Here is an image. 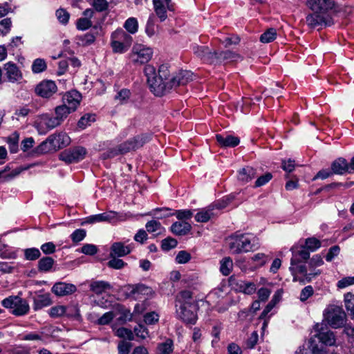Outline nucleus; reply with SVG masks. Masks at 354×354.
Listing matches in <instances>:
<instances>
[{
    "instance_id": "nucleus-60",
    "label": "nucleus",
    "mask_w": 354,
    "mask_h": 354,
    "mask_svg": "<svg viewBox=\"0 0 354 354\" xmlns=\"http://www.w3.org/2000/svg\"><path fill=\"white\" fill-rule=\"evenodd\" d=\"M190 259H191L190 254L185 250L180 251L176 257V261L178 263H180V264L186 263Z\"/></svg>"
},
{
    "instance_id": "nucleus-63",
    "label": "nucleus",
    "mask_w": 354,
    "mask_h": 354,
    "mask_svg": "<svg viewBox=\"0 0 354 354\" xmlns=\"http://www.w3.org/2000/svg\"><path fill=\"white\" fill-rule=\"evenodd\" d=\"M56 16L62 24H66L68 21L70 15L64 9H58L56 11Z\"/></svg>"
},
{
    "instance_id": "nucleus-44",
    "label": "nucleus",
    "mask_w": 354,
    "mask_h": 354,
    "mask_svg": "<svg viewBox=\"0 0 354 354\" xmlns=\"http://www.w3.org/2000/svg\"><path fill=\"white\" fill-rule=\"evenodd\" d=\"M344 304L347 312L351 318L354 319V295L351 292L346 293L344 295Z\"/></svg>"
},
{
    "instance_id": "nucleus-45",
    "label": "nucleus",
    "mask_w": 354,
    "mask_h": 354,
    "mask_svg": "<svg viewBox=\"0 0 354 354\" xmlns=\"http://www.w3.org/2000/svg\"><path fill=\"white\" fill-rule=\"evenodd\" d=\"M124 28L130 34H135L138 30V23L135 17H130L126 20Z\"/></svg>"
},
{
    "instance_id": "nucleus-40",
    "label": "nucleus",
    "mask_w": 354,
    "mask_h": 354,
    "mask_svg": "<svg viewBox=\"0 0 354 354\" xmlns=\"http://www.w3.org/2000/svg\"><path fill=\"white\" fill-rule=\"evenodd\" d=\"M174 351V342L171 339H167L165 342L158 344L157 354H172Z\"/></svg>"
},
{
    "instance_id": "nucleus-13",
    "label": "nucleus",
    "mask_w": 354,
    "mask_h": 354,
    "mask_svg": "<svg viewBox=\"0 0 354 354\" xmlns=\"http://www.w3.org/2000/svg\"><path fill=\"white\" fill-rule=\"evenodd\" d=\"M153 49L138 44L133 46L131 57L133 62L145 64L153 56Z\"/></svg>"
},
{
    "instance_id": "nucleus-3",
    "label": "nucleus",
    "mask_w": 354,
    "mask_h": 354,
    "mask_svg": "<svg viewBox=\"0 0 354 354\" xmlns=\"http://www.w3.org/2000/svg\"><path fill=\"white\" fill-rule=\"evenodd\" d=\"M208 302L214 305L218 313L225 312L236 301L227 297V287L221 285L212 290L207 295Z\"/></svg>"
},
{
    "instance_id": "nucleus-30",
    "label": "nucleus",
    "mask_w": 354,
    "mask_h": 354,
    "mask_svg": "<svg viewBox=\"0 0 354 354\" xmlns=\"http://www.w3.org/2000/svg\"><path fill=\"white\" fill-rule=\"evenodd\" d=\"M117 213L115 212H104L91 215L86 218V223H95L100 222H111L113 219L115 218Z\"/></svg>"
},
{
    "instance_id": "nucleus-39",
    "label": "nucleus",
    "mask_w": 354,
    "mask_h": 354,
    "mask_svg": "<svg viewBox=\"0 0 354 354\" xmlns=\"http://www.w3.org/2000/svg\"><path fill=\"white\" fill-rule=\"evenodd\" d=\"M55 263V261L52 257H45L39 259L37 268L39 271L42 272H50Z\"/></svg>"
},
{
    "instance_id": "nucleus-22",
    "label": "nucleus",
    "mask_w": 354,
    "mask_h": 354,
    "mask_svg": "<svg viewBox=\"0 0 354 354\" xmlns=\"http://www.w3.org/2000/svg\"><path fill=\"white\" fill-rule=\"evenodd\" d=\"M224 206L214 204L209 205L205 208L201 209L196 215L195 219L197 222L206 223L216 214L214 212V209H220Z\"/></svg>"
},
{
    "instance_id": "nucleus-23",
    "label": "nucleus",
    "mask_w": 354,
    "mask_h": 354,
    "mask_svg": "<svg viewBox=\"0 0 354 354\" xmlns=\"http://www.w3.org/2000/svg\"><path fill=\"white\" fill-rule=\"evenodd\" d=\"M9 82H15L22 78V74L17 65L11 62H7L3 67Z\"/></svg>"
},
{
    "instance_id": "nucleus-56",
    "label": "nucleus",
    "mask_w": 354,
    "mask_h": 354,
    "mask_svg": "<svg viewBox=\"0 0 354 354\" xmlns=\"http://www.w3.org/2000/svg\"><path fill=\"white\" fill-rule=\"evenodd\" d=\"M178 241L171 237L166 238L162 241L161 248L164 251H169L176 247Z\"/></svg>"
},
{
    "instance_id": "nucleus-34",
    "label": "nucleus",
    "mask_w": 354,
    "mask_h": 354,
    "mask_svg": "<svg viewBox=\"0 0 354 354\" xmlns=\"http://www.w3.org/2000/svg\"><path fill=\"white\" fill-rule=\"evenodd\" d=\"M191 229V225L185 221L175 222L171 227V232L178 236L187 234Z\"/></svg>"
},
{
    "instance_id": "nucleus-6",
    "label": "nucleus",
    "mask_w": 354,
    "mask_h": 354,
    "mask_svg": "<svg viewBox=\"0 0 354 354\" xmlns=\"http://www.w3.org/2000/svg\"><path fill=\"white\" fill-rule=\"evenodd\" d=\"M327 323L333 328H339L344 326L346 315L342 307L335 305L328 306L324 312Z\"/></svg>"
},
{
    "instance_id": "nucleus-38",
    "label": "nucleus",
    "mask_w": 354,
    "mask_h": 354,
    "mask_svg": "<svg viewBox=\"0 0 354 354\" xmlns=\"http://www.w3.org/2000/svg\"><path fill=\"white\" fill-rule=\"evenodd\" d=\"M55 112L56 116L54 118L57 120L58 124L59 125L73 111L66 106V105L62 104L55 108Z\"/></svg>"
},
{
    "instance_id": "nucleus-7",
    "label": "nucleus",
    "mask_w": 354,
    "mask_h": 354,
    "mask_svg": "<svg viewBox=\"0 0 354 354\" xmlns=\"http://www.w3.org/2000/svg\"><path fill=\"white\" fill-rule=\"evenodd\" d=\"M1 304L3 307L10 309L11 313L16 316L25 315L30 310L28 302L19 296H10L3 299Z\"/></svg>"
},
{
    "instance_id": "nucleus-51",
    "label": "nucleus",
    "mask_w": 354,
    "mask_h": 354,
    "mask_svg": "<svg viewBox=\"0 0 354 354\" xmlns=\"http://www.w3.org/2000/svg\"><path fill=\"white\" fill-rule=\"evenodd\" d=\"M46 63L44 59L37 58L35 59L32 65V71L34 73H39L46 69Z\"/></svg>"
},
{
    "instance_id": "nucleus-61",
    "label": "nucleus",
    "mask_w": 354,
    "mask_h": 354,
    "mask_svg": "<svg viewBox=\"0 0 354 354\" xmlns=\"http://www.w3.org/2000/svg\"><path fill=\"white\" fill-rule=\"evenodd\" d=\"M86 232L84 229H77L75 230L71 235V238L75 243L82 241L86 236Z\"/></svg>"
},
{
    "instance_id": "nucleus-15",
    "label": "nucleus",
    "mask_w": 354,
    "mask_h": 354,
    "mask_svg": "<svg viewBox=\"0 0 354 354\" xmlns=\"http://www.w3.org/2000/svg\"><path fill=\"white\" fill-rule=\"evenodd\" d=\"M193 79V73L189 71H181L176 75L172 76L170 81L165 82L163 86V90L165 88H169L170 90L174 87L185 85Z\"/></svg>"
},
{
    "instance_id": "nucleus-50",
    "label": "nucleus",
    "mask_w": 354,
    "mask_h": 354,
    "mask_svg": "<svg viewBox=\"0 0 354 354\" xmlns=\"http://www.w3.org/2000/svg\"><path fill=\"white\" fill-rule=\"evenodd\" d=\"M131 95V93L130 90L122 88L117 93L115 96V100L118 101L120 104H126L130 98Z\"/></svg>"
},
{
    "instance_id": "nucleus-62",
    "label": "nucleus",
    "mask_w": 354,
    "mask_h": 354,
    "mask_svg": "<svg viewBox=\"0 0 354 354\" xmlns=\"http://www.w3.org/2000/svg\"><path fill=\"white\" fill-rule=\"evenodd\" d=\"M65 313H66V308L64 306H53L49 310V315L51 317H61Z\"/></svg>"
},
{
    "instance_id": "nucleus-28",
    "label": "nucleus",
    "mask_w": 354,
    "mask_h": 354,
    "mask_svg": "<svg viewBox=\"0 0 354 354\" xmlns=\"http://www.w3.org/2000/svg\"><path fill=\"white\" fill-rule=\"evenodd\" d=\"M94 11L91 8H87L83 12L84 17L77 19L76 27L80 30H86L92 26L91 19L93 17Z\"/></svg>"
},
{
    "instance_id": "nucleus-49",
    "label": "nucleus",
    "mask_w": 354,
    "mask_h": 354,
    "mask_svg": "<svg viewBox=\"0 0 354 354\" xmlns=\"http://www.w3.org/2000/svg\"><path fill=\"white\" fill-rule=\"evenodd\" d=\"M269 260H270L269 256L264 253H262V252H259V253L254 254L251 257V261L253 263H256V265L258 266H263Z\"/></svg>"
},
{
    "instance_id": "nucleus-16",
    "label": "nucleus",
    "mask_w": 354,
    "mask_h": 354,
    "mask_svg": "<svg viewBox=\"0 0 354 354\" xmlns=\"http://www.w3.org/2000/svg\"><path fill=\"white\" fill-rule=\"evenodd\" d=\"M334 0H307V6L313 12L326 15V12L335 7Z\"/></svg>"
},
{
    "instance_id": "nucleus-32",
    "label": "nucleus",
    "mask_w": 354,
    "mask_h": 354,
    "mask_svg": "<svg viewBox=\"0 0 354 354\" xmlns=\"http://www.w3.org/2000/svg\"><path fill=\"white\" fill-rule=\"evenodd\" d=\"M90 290L96 295H101L110 290L113 286L105 281H92L89 284Z\"/></svg>"
},
{
    "instance_id": "nucleus-26",
    "label": "nucleus",
    "mask_w": 354,
    "mask_h": 354,
    "mask_svg": "<svg viewBox=\"0 0 354 354\" xmlns=\"http://www.w3.org/2000/svg\"><path fill=\"white\" fill-rule=\"evenodd\" d=\"M216 139L219 145L223 147H234L240 142L238 137L230 134H216Z\"/></svg>"
},
{
    "instance_id": "nucleus-46",
    "label": "nucleus",
    "mask_w": 354,
    "mask_h": 354,
    "mask_svg": "<svg viewBox=\"0 0 354 354\" xmlns=\"http://www.w3.org/2000/svg\"><path fill=\"white\" fill-rule=\"evenodd\" d=\"M95 115L93 114H86L83 115L78 121L77 126L81 129H86L88 126H90L91 123L95 122Z\"/></svg>"
},
{
    "instance_id": "nucleus-58",
    "label": "nucleus",
    "mask_w": 354,
    "mask_h": 354,
    "mask_svg": "<svg viewBox=\"0 0 354 354\" xmlns=\"http://www.w3.org/2000/svg\"><path fill=\"white\" fill-rule=\"evenodd\" d=\"M79 44L83 46L90 45L95 41V37L91 33H86L78 37Z\"/></svg>"
},
{
    "instance_id": "nucleus-14",
    "label": "nucleus",
    "mask_w": 354,
    "mask_h": 354,
    "mask_svg": "<svg viewBox=\"0 0 354 354\" xmlns=\"http://www.w3.org/2000/svg\"><path fill=\"white\" fill-rule=\"evenodd\" d=\"M57 91V86L52 80H43L35 88V93L43 98H49Z\"/></svg>"
},
{
    "instance_id": "nucleus-57",
    "label": "nucleus",
    "mask_w": 354,
    "mask_h": 354,
    "mask_svg": "<svg viewBox=\"0 0 354 354\" xmlns=\"http://www.w3.org/2000/svg\"><path fill=\"white\" fill-rule=\"evenodd\" d=\"M309 348L313 354H326L325 348L322 346H319L313 338L309 340Z\"/></svg>"
},
{
    "instance_id": "nucleus-24",
    "label": "nucleus",
    "mask_w": 354,
    "mask_h": 354,
    "mask_svg": "<svg viewBox=\"0 0 354 354\" xmlns=\"http://www.w3.org/2000/svg\"><path fill=\"white\" fill-rule=\"evenodd\" d=\"M76 291V287L71 283L64 282L56 283L52 288V292L57 296L72 294Z\"/></svg>"
},
{
    "instance_id": "nucleus-20",
    "label": "nucleus",
    "mask_w": 354,
    "mask_h": 354,
    "mask_svg": "<svg viewBox=\"0 0 354 354\" xmlns=\"http://www.w3.org/2000/svg\"><path fill=\"white\" fill-rule=\"evenodd\" d=\"M49 138L55 151L67 147L71 143L70 137L64 132L53 133L49 136Z\"/></svg>"
},
{
    "instance_id": "nucleus-1",
    "label": "nucleus",
    "mask_w": 354,
    "mask_h": 354,
    "mask_svg": "<svg viewBox=\"0 0 354 354\" xmlns=\"http://www.w3.org/2000/svg\"><path fill=\"white\" fill-rule=\"evenodd\" d=\"M176 313L186 324L194 325L198 319L196 306L189 290L181 291L176 299Z\"/></svg>"
},
{
    "instance_id": "nucleus-10",
    "label": "nucleus",
    "mask_w": 354,
    "mask_h": 354,
    "mask_svg": "<svg viewBox=\"0 0 354 354\" xmlns=\"http://www.w3.org/2000/svg\"><path fill=\"white\" fill-rule=\"evenodd\" d=\"M171 77L169 66L167 64L161 65L158 68V74L156 75V96H162L170 91L169 88L163 90V86Z\"/></svg>"
},
{
    "instance_id": "nucleus-12",
    "label": "nucleus",
    "mask_w": 354,
    "mask_h": 354,
    "mask_svg": "<svg viewBox=\"0 0 354 354\" xmlns=\"http://www.w3.org/2000/svg\"><path fill=\"white\" fill-rule=\"evenodd\" d=\"M306 23L312 28L330 26L333 24L332 19L328 15L318 12H313L306 17Z\"/></svg>"
},
{
    "instance_id": "nucleus-5",
    "label": "nucleus",
    "mask_w": 354,
    "mask_h": 354,
    "mask_svg": "<svg viewBox=\"0 0 354 354\" xmlns=\"http://www.w3.org/2000/svg\"><path fill=\"white\" fill-rule=\"evenodd\" d=\"M132 41V37L122 29H117L111 34V46L115 53L122 54L127 51Z\"/></svg>"
},
{
    "instance_id": "nucleus-52",
    "label": "nucleus",
    "mask_w": 354,
    "mask_h": 354,
    "mask_svg": "<svg viewBox=\"0 0 354 354\" xmlns=\"http://www.w3.org/2000/svg\"><path fill=\"white\" fill-rule=\"evenodd\" d=\"M0 26L2 28H0V35L6 36L11 30L12 22L10 18H5L0 21Z\"/></svg>"
},
{
    "instance_id": "nucleus-33",
    "label": "nucleus",
    "mask_w": 354,
    "mask_h": 354,
    "mask_svg": "<svg viewBox=\"0 0 354 354\" xmlns=\"http://www.w3.org/2000/svg\"><path fill=\"white\" fill-rule=\"evenodd\" d=\"M348 162L342 158L335 160L331 165V170L333 174L342 175L348 173Z\"/></svg>"
},
{
    "instance_id": "nucleus-27",
    "label": "nucleus",
    "mask_w": 354,
    "mask_h": 354,
    "mask_svg": "<svg viewBox=\"0 0 354 354\" xmlns=\"http://www.w3.org/2000/svg\"><path fill=\"white\" fill-rule=\"evenodd\" d=\"M292 257L290 260L292 266L301 263V261H306L310 258V251H308L305 247H301L299 249L295 248H291Z\"/></svg>"
},
{
    "instance_id": "nucleus-59",
    "label": "nucleus",
    "mask_w": 354,
    "mask_h": 354,
    "mask_svg": "<svg viewBox=\"0 0 354 354\" xmlns=\"http://www.w3.org/2000/svg\"><path fill=\"white\" fill-rule=\"evenodd\" d=\"M352 285H354V277H344L337 283V287L339 289H343Z\"/></svg>"
},
{
    "instance_id": "nucleus-11",
    "label": "nucleus",
    "mask_w": 354,
    "mask_h": 354,
    "mask_svg": "<svg viewBox=\"0 0 354 354\" xmlns=\"http://www.w3.org/2000/svg\"><path fill=\"white\" fill-rule=\"evenodd\" d=\"M57 126L59 124L57 120L48 114L39 115L35 122V127L41 135L46 134L48 131Z\"/></svg>"
},
{
    "instance_id": "nucleus-42",
    "label": "nucleus",
    "mask_w": 354,
    "mask_h": 354,
    "mask_svg": "<svg viewBox=\"0 0 354 354\" xmlns=\"http://www.w3.org/2000/svg\"><path fill=\"white\" fill-rule=\"evenodd\" d=\"M233 268V262L230 257H225L220 261V271L224 276H228Z\"/></svg>"
},
{
    "instance_id": "nucleus-19",
    "label": "nucleus",
    "mask_w": 354,
    "mask_h": 354,
    "mask_svg": "<svg viewBox=\"0 0 354 354\" xmlns=\"http://www.w3.org/2000/svg\"><path fill=\"white\" fill-rule=\"evenodd\" d=\"M174 10V5L171 0H156V18L160 21L167 19V11L173 12Z\"/></svg>"
},
{
    "instance_id": "nucleus-25",
    "label": "nucleus",
    "mask_w": 354,
    "mask_h": 354,
    "mask_svg": "<svg viewBox=\"0 0 354 354\" xmlns=\"http://www.w3.org/2000/svg\"><path fill=\"white\" fill-rule=\"evenodd\" d=\"M319 325L315 326V330L317 333L315 337H317L319 342L326 346H333L335 344V337L334 333L330 330L320 331Z\"/></svg>"
},
{
    "instance_id": "nucleus-53",
    "label": "nucleus",
    "mask_w": 354,
    "mask_h": 354,
    "mask_svg": "<svg viewBox=\"0 0 354 354\" xmlns=\"http://www.w3.org/2000/svg\"><path fill=\"white\" fill-rule=\"evenodd\" d=\"M91 5L98 12H104L109 8V2L106 0H92Z\"/></svg>"
},
{
    "instance_id": "nucleus-21",
    "label": "nucleus",
    "mask_w": 354,
    "mask_h": 354,
    "mask_svg": "<svg viewBox=\"0 0 354 354\" xmlns=\"http://www.w3.org/2000/svg\"><path fill=\"white\" fill-rule=\"evenodd\" d=\"M133 248V243L126 245L122 242H115L111 245L110 255L111 257H124L129 254Z\"/></svg>"
},
{
    "instance_id": "nucleus-55",
    "label": "nucleus",
    "mask_w": 354,
    "mask_h": 354,
    "mask_svg": "<svg viewBox=\"0 0 354 354\" xmlns=\"http://www.w3.org/2000/svg\"><path fill=\"white\" fill-rule=\"evenodd\" d=\"M115 335L120 338L127 339L128 340H133L134 338L132 331L124 327L118 328L115 331Z\"/></svg>"
},
{
    "instance_id": "nucleus-4",
    "label": "nucleus",
    "mask_w": 354,
    "mask_h": 354,
    "mask_svg": "<svg viewBox=\"0 0 354 354\" xmlns=\"http://www.w3.org/2000/svg\"><path fill=\"white\" fill-rule=\"evenodd\" d=\"M194 54L205 62L213 64L220 59H227L234 57L233 53L230 50L218 53L212 51L205 46H194L193 47Z\"/></svg>"
},
{
    "instance_id": "nucleus-35",
    "label": "nucleus",
    "mask_w": 354,
    "mask_h": 354,
    "mask_svg": "<svg viewBox=\"0 0 354 354\" xmlns=\"http://www.w3.org/2000/svg\"><path fill=\"white\" fill-rule=\"evenodd\" d=\"M33 308L35 310L41 309L44 307L48 306L51 304V299L49 294L38 295L34 297Z\"/></svg>"
},
{
    "instance_id": "nucleus-18",
    "label": "nucleus",
    "mask_w": 354,
    "mask_h": 354,
    "mask_svg": "<svg viewBox=\"0 0 354 354\" xmlns=\"http://www.w3.org/2000/svg\"><path fill=\"white\" fill-rule=\"evenodd\" d=\"M82 99L80 93L75 90L67 92L62 98L63 104L66 105L73 112L75 111L79 106Z\"/></svg>"
},
{
    "instance_id": "nucleus-43",
    "label": "nucleus",
    "mask_w": 354,
    "mask_h": 354,
    "mask_svg": "<svg viewBox=\"0 0 354 354\" xmlns=\"http://www.w3.org/2000/svg\"><path fill=\"white\" fill-rule=\"evenodd\" d=\"M19 140V135L17 131L13 132L7 138V142L11 153H16L18 151V143Z\"/></svg>"
},
{
    "instance_id": "nucleus-29",
    "label": "nucleus",
    "mask_w": 354,
    "mask_h": 354,
    "mask_svg": "<svg viewBox=\"0 0 354 354\" xmlns=\"http://www.w3.org/2000/svg\"><path fill=\"white\" fill-rule=\"evenodd\" d=\"M290 270L293 276L294 281L302 283L306 281V275L308 274V272L305 265L300 264V263H297L294 266L290 264Z\"/></svg>"
},
{
    "instance_id": "nucleus-47",
    "label": "nucleus",
    "mask_w": 354,
    "mask_h": 354,
    "mask_svg": "<svg viewBox=\"0 0 354 354\" xmlns=\"http://www.w3.org/2000/svg\"><path fill=\"white\" fill-rule=\"evenodd\" d=\"M277 37L276 29L271 28L264 32L260 37V41L262 43H270L274 41Z\"/></svg>"
},
{
    "instance_id": "nucleus-9",
    "label": "nucleus",
    "mask_w": 354,
    "mask_h": 354,
    "mask_svg": "<svg viewBox=\"0 0 354 354\" xmlns=\"http://www.w3.org/2000/svg\"><path fill=\"white\" fill-rule=\"evenodd\" d=\"M87 153L83 147H75L64 150L59 154V159L67 164H71L82 160Z\"/></svg>"
},
{
    "instance_id": "nucleus-48",
    "label": "nucleus",
    "mask_w": 354,
    "mask_h": 354,
    "mask_svg": "<svg viewBox=\"0 0 354 354\" xmlns=\"http://www.w3.org/2000/svg\"><path fill=\"white\" fill-rule=\"evenodd\" d=\"M306 248L310 252H315L321 247V242L315 237H310L305 241Z\"/></svg>"
},
{
    "instance_id": "nucleus-31",
    "label": "nucleus",
    "mask_w": 354,
    "mask_h": 354,
    "mask_svg": "<svg viewBox=\"0 0 354 354\" xmlns=\"http://www.w3.org/2000/svg\"><path fill=\"white\" fill-rule=\"evenodd\" d=\"M255 169L250 166L241 168L237 172V179L242 184H245L250 182L255 177Z\"/></svg>"
},
{
    "instance_id": "nucleus-54",
    "label": "nucleus",
    "mask_w": 354,
    "mask_h": 354,
    "mask_svg": "<svg viewBox=\"0 0 354 354\" xmlns=\"http://www.w3.org/2000/svg\"><path fill=\"white\" fill-rule=\"evenodd\" d=\"M41 255L39 249L35 248H28L24 250V256L26 260L34 261L37 259Z\"/></svg>"
},
{
    "instance_id": "nucleus-2",
    "label": "nucleus",
    "mask_w": 354,
    "mask_h": 354,
    "mask_svg": "<svg viewBox=\"0 0 354 354\" xmlns=\"http://www.w3.org/2000/svg\"><path fill=\"white\" fill-rule=\"evenodd\" d=\"M227 244L232 254L247 253L257 250L260 243L259 239L250 233L236 232L227 239Z\"/></svg>"
},
{
    "instance_id": "nucleus-8",
    "label": "nucleus",
    "mask_w": 354,
    "mask_h": 354,
    "mask_svg": "<svg viewBox=\"0 0 354 354\" xmlns=\"http://www.w3.org/2000/svg\"><path fill=\"white\" fill-rule=\"evenodd\" d=\"M143 144L138 138H134L122 143L116 148H113L102 154L103 159L111 158L119 154L126 153L141 147Z\"/></svg>"
},
{
    "instance_id": "nucleus-64",
    "label": "nucleus",
    "mask_w": 354,
    "mask_h": 354,
    "mask_svg": "<svg viewBox=\"0 0 354 354\" xmlns=\"http://www.w3.org/2000/svg\"><path fill=\"white\" fill-rule=\"evenodd\" d=\"M8 352V354H30V349L27 347L19 346L10 349Z\"/></svg>"
},
{
    "instance_id": "nucleus-36",
    "label": "nucleus",
    "mask_w": 354,
    "mask_h": 354,
    "mask_svg": "<svg viewBox=\"0 0 354 354\" xmlns=\"http://www.w3.org/2000/svg\"><path fill=\"white\" fill-rule=\"evenodd\" d=\"M147 78V83L152 93L155 92V68L152 65H147L144 70Z\"/></svg>"
},
{
    "instance_id": "nucleus-41",
    "label": "nucleus",
    "mask_w": 354,
    "mask_h": 354,
    "mask_svg": "<svg viewBox=\"0 0 354 354\" xmlns=\"http://www.w3.org/2000/svg\"><path fill=\"white\" fill-rule=\"evenodd\" d=\"M35 151L37 154L55 151L49 136L35 148Z\"/></svg>"
},
{
    "instance_id": "nucleus-37",
    "label": "nucleus",
    "mask_w": 354,
    "mask_h": 354,
    "mask_svg": "<svg viewBox=\"0 0 354 354\" xmlns=\"http://www.w3.org/2000/svg\"><path fill=\"white\" fill-rule=\"evenodd\" d=\"M236 289L245 294L252 295L255 292L257 286L254 283L248 281H239L236 283Z\"/></svg>"
},
{
    "instance_id": "nucleus-17",
    "label": "nucleus",
    "mask_w": 354,
    "mask_h": 354,
    "mask_svg": "<svg viewBox=\"0 0 354 354\" xmlns=\"http://www.w3.org/2000/svg\"><path fill=\"white\" fill-rule=\"evenodd\" d=\"M126 289L129 297L135 299H140L142 296L149 295L152 293L153 289L151 287L147 286L142 283H138L134 285H128Z\"/></svg>"
}]
</instances>
